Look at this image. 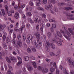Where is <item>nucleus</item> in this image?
Wrapping results in <instances>:
<instances>
[{"mask_svg":"<svg viewBox=\"0 0 74 74\" xmlns=\"http://www.w3.org/2000/svg\"><path fill=\"white\" fill-rule=\"evenodd\" d=\"M66 4V3H59L58 4V6H62V5H65Z\"/></svg>","mask_w":74,"mask_h":74,"instance_id":"obj_21","label":"nucleus"},{"mask_svg":"<svg viewBox=\"0 0 74 74\" xmlns=\"http://www.w3.org/2000/svg\"><path fill=\"white\" fill-rule=\"evenodd\" d=\"M62 27L63 29H64V30H67V28L65 27V26L64 25H62Z\"/></svg>","mask_w":74,"mask_h":74,"instance_id":"obj_59","label":"nucleus"},{"mask_svg":"<svg viewBox=\"0 0 74 74\" xmlns=\"http://www.w3.org/2000/svg\"><path fill=\"white\" fill-rule=\"evenodd\" d=\"M18 1H19L18 3V6L19 8L21 7V4H22L21 3V2H20V0H18Z\"/></svg>","mask_w":74,"mask_h":74,"instance_id":"obj_40","label":"nucleus"},{"mask_svg":"<svg viewBox=\"0 0 74 74\" xmlns=\"http://www.w3.org/2000/svg\"><path fill=\"white\" fill-rule=\"evenodd\" d=\"M42 18H46V15H45V14H43L42 15Z\"/></svg>","mask_w":74,"mask_h":74,"instance_id":"obj_45","label":"nucleus"},{"mask_svg":"<svg viewBox=\"0 0 74 74\" xmlns=\"http://www.w3.org/2000/svg\"><path fill=\"white\" fill-rule=\"evenodd\" d=\"M50 71H51L52 73H53L55 72V69L53 68H51L50 69Z\"/></svg>","mask_w":74,"mask_h":74,"instance_id":"obj_27","label":"nucleus"},{"mask_svg":"<svg viewBox=\"0 0 74 74\" xmlns=\"http://www.w3.org/2000/svg\"><path fill=\"white\" fill-rule=\"evenodd\" d=\"M29 4L30 5H31V6H32L33 5V3L32 2V1H30L29 2Z\"/></svg>","mask_w":74,"mask_h":74,"instance_id":"obj_62","label":"nucleus"},{"mask_svg":"<svg viewBox=\"0 0 74 74\" xmlns=\"http://www.w3.org/2000/svg\"><path fill=\"white\" fill-rule=\"evenodd\" d=\"M43 3L45 4H47V0H43Z\"/></svg>","mask_w":74,"mask_h":74,"instance_id":"obj_52","label":"nucleus"},{"mask_svg":"<svg viewBox=\"0 0 74 74\" xmlns=\"http://www.w3.org/2000/svg\"><path fill=\"white\" fill-rule=\"evenodd\" d=\"M28 37L30 39L31 41H32L33 40V36L31 34H29L28 35Z\"/></svg>","mask_w":74,"mask_h":74,"instance_id":"obj_25","label":"nucleus"},{"mask_svg":"<svg viewBox=\"0 0 74 74\" xmlns=\"http://www.w3.org/2000/svg\"><path fill=\"white\" fill-rule=\"evenodd\" d=\"M23 38L24 41H25V40H26V36L25 35H23Z\"/></svg>","mask_w":74,"mask_h":74,"instance_id":"obj_53","label":"nucleus"},{"mask_svg":"<svg viewBox=\"0 0 74 74\" xmlns=\"http://www.w3.org/2000/svg\"><path fill=\"white\" fill-rule=\"evenodd\" d=\"M49 21L50 22H55L56 21L55 20H53L51 19H49Z\"/></svg>","mask_w":74,"mask_h":74,"instance_id":"obj_60","label":"nucleus"},{"mask_svg":"<svg viewBox=\"0 0 74 74\" xmlns=\"http://www.w3.org/2000/svg\"><path fill=\"white\" fill-rule=\"evenodd\" d=\"M32 63L35 68L36 69V68H37V64H36V62H32Z\"/></svg>","mask_w":74,"mask_h":74,"instance_id":"obj_19","label":"nucleus"},{"mask_svg":"<svg viewBox=\"0 0 74 74\" xmlns=\"http://www.w3.org/2000/svg\"><path fill=\"white\" fill-rule=\"evenodd\" d=\"M24 60L26 62H27L29 60V58L27 56H24L23 57Z\"/></svg>","mask_w":74,"mask_h":74,"instance_id":"obj_16","label":"nucleus"},{"mask_svg":"<svg viewBox=\"0 0 74 74\" xmlns=\"http://www.w3.org/2000/svg\"><path fill=\"white\" fill-rule=\"evenodd\" d=\"M27 51L28 53H32V51H31V49H30L29 48H28L27 49Z\"/></svg>","mask_w":74,"mask_h":74,"instance_id":"obj_29","label":"nucleus"},{"mask_svg":"<svg viewBox=\"0 0 74 74\" xmlns=\"http://www.w3.org/2000/svg\"><path fill=\"white\" fill-rule=\"evenodd\" d=\"M11 12H8V16H12V14Z\"/></svg>","mask_w":74,"mask_h":74,"instance_id":"obj_36","label":"nucleus"},{"mask_svg":"<svg viewBox=\"0 0 74 74\" xmlns=\"http://www.w3.org/2000/svg\"><path fill=\"white\" fill-rule=\"evenodd\" d=\"M3 48H4L5 49H7V46L6 44L3 45Z\"/></svg>","mask_w":74,"mask_h":74,"instance_id":"obj_39","label":"nucleus"},{"mask_svg":"<svg viewBox=\"0 0 74 74\" xmlns=\"http://www.w3.org/2000/svg\"><path fill=\"white\" fill-rule=\"evenodd\" d=\"M53 67H55V69H57V66H56V62H54V66H53Z\"/></svg>","mask_w":74,"mask_h":74,"instance_id":"obj_57","label":"nucleus"},{"mask_svg":"<svg viewBox=\"0 0 74 74\" xmlns=\"http://www.w3.org/2000/svg\"><path fill=\"white\" fill-rule=\"evenodd\" d=\"M3 16L4 17V18L5 20H7V14H5V12L4 10L3 9L1 10Z\"/></svg>","mask_w":74,"mask_h":74,"instance_id":"obj_5","label":"nucleus"},{"mask_svg":"<svg viewBox=\"0 0 74 74\" xmlns=\"http://www.w3.org/2000/svg\"><path fill=\"white\" fill-rule=\"evenodd\" d=\"M66 33L67 35H68V37H67V35L65 34H63L65 38H66L68 41H70V40H71V36L70 33L68 31H66Z\"/></svg>","mask_w":74,"mask_h":74,"instance_id":"obj_2","label":"nucleus"},{"mask_svg":"<svg viewBox=\"0 0 74 74\" xmlns=\"http://www.w3.org/2000/svg\"><path fill=\"white\" fill-rule=\"evenodd\" d=\"M72 9V8H71L70 7H66L64 9L66 11H69L70 10H71Z\"/></svg>","mask_w":74,"mask_h":74,"instance_id":"obj_22","label":"nucleus"},{"mask_svg":"<svg viewBox=\"0 0 74 74\" xmlns=\"http://www.w3.org/2000/svg\"><path fill=\"white\" fill-rule=\"evenodd\" d=\"M6 38V37L5 36V35H3V40L4 41H5V38Z\"/></svg>","mask_w":74,"mask_h":74,"instance_id":"obj_49","label":"nucleus"},{"mask_svg":"<svg viewBox=\"0 0 74 74\" xmlns=\"http://www.w3.org/2000/svg\"><path fill=\"white\" fill-rule=\"evenodd\" d=\"M60 32L61 33L64 34H65V32L63 30H61Z\"/></svg>","mask_w":74,"mask_h":74,"instance_id":"obj_54","label":"nucleus"},{"mask_svg":"<svg viewBox=\"0 0 74 74\" xmlns=\"http://www.w3.org/2000/svg\"><path fill=\"white\" fill-rule=\"evenodd\" d=\"M45 46H49L50 45V43H49V41L48 40H46L45 42Z\"/></svg>","mask_w":74,"mask_h":74,"instance_id":"obj_14","label":"nucleus"},{"mask_svg":"<svg viewBox=\"0 0 74 74\" xmlns=\"http://www.w3.org/2000/svg\"><path fill=\"white\" fill-rule=\"evenodd\" d=\"M6 59L7 62H8L9 63H11V61L10 60V58H9L8 57H6Z\"/></svg>","mask_w":74,"mask_h":74,"instance_id":"obj_20","label":"nucleus"},{"mask_svg":"<svg viewBox=\"0 0 74 74\" xmlns=\"http://www.w3.org/2000/svg\"><path fill=\"white\" fill-rule=\"evenodd\" d=\"M50 66L51 67L52 66H54V65H53V62H50Z\"/></svg>","mask_w":74,"mask_h":74,"instance_id":"obj_51","label":"nucleus"},{"mask_svg":"<svg viewBox=\"0 0 74 74\" xmlns=\"http://www.w3.org/2000/svg\"><path fill=\"white\" fill-rule=\"evenodd\" d=\"M60 71L59 69H56V74H59Z\"/></svg>","mask_w":74,"mask_h":74,"instance_id":"obj_33","label":"nucleus"},{"mask_svg":"<svg viewBox=\"0 0 74 74\" xmlns=\"http://www.w3.org/2000/svg\"><path fill=\"white\" fill-rule=\"evenodd\" d=\"M68 60L69 63V64H72L73 66H74V62L71 61V58L70 57L68 58Z\"/></svg>","mask_w":74,"mask_h":74,"instance_id":"obj_6","label":"nucleus"},{"mask_svg":"<svg viewBox=\"0 0 74 74\" xmlns=\"http://www.w3.org/2000/svg\"><path fill=\"white\" fill-rule=\"evenodd\" d=\"M17 59L20 61L18 62V63L17 64V66H19V65L21 64L22 63V58H19L18 57Z\"/></svg>","mask_w":74,"mask_h":74,"instance_id":"obj_11","label":"nucleus"},{"mask_svg":"<svg viewBox=\"0 0 74 74\" xmlns=\"http://www.w3.org/2000/svg\"><path fill=\"white\" fill-rule=\"evenodd\" d=\"M70 74H74V71L73 70H71L70 72Z\"/></svg>","mask_w":74,"mask_h":74,"instance_id":"obj_56","label":"nucleus"},{"mask_svg":"<svg viewBox=\"0 0 74 74\" xmlns=\"http://www.w3.org/2000/svg\"><path fill=\"white\" fill-rule=\"evenodd\" d=\"M49 54L50 55V56H55V53H53V52H50L49 53Z\"/></svg>","mask_w":74,"mask_h":74,"instance_id":"obj_31","label":"nucleus"},{"mask_svg":"<svg viewBox=\"0 0 74 74\" xmlns=\"http://www.w3.org/2000/svg\"><path fill=\"white\" fill-rule=\"evenodd\" d=\"M25 25H23L22 26L20 27L19 29H18L17 27H16L14 28V30L16 32H21V33H22L23 30V29L25 28Z\"/></svg>","mask_w":74,"mask_h":74,"instance_id":"obj_3","label":"nucleus"},{"mask_svg":"<svg viewBox=\"0 0 74 74\" xmlns=\"http://www.w3.org/2000/svg\"><path fill=\"white\" fill-rule=\"evenodd\" d=\"M50 46L52 49H55V45L54 44L52 43H51Z\"/></svg>","mask_w":74,"mask_h":74,"instance_id":"obj_15","label":"nucleus"},{"mask_svg":"<svg viewBox=\"0 0 74 74\" xmlns=\"http://www.w3.org/2000/svg\"><path fill=\"white\" fill-rule=\"evenodd\" d=\"M63 71V73H64L65 74H69V72H67V71H66V69L65 68H64V70Z\"/></svg>","mask_w":74,"mask_h":74,"instance_id":"obj_32","label":"nucleus"},{"mask_svg":"<svg viewBox=\"0 0 74 74\" xmlns=\"http://www.w3.org/2000/svg\"><path fill=\"white\" fill-rule=\"evenodd\" d=\"M47 35L48 37H49L51 35V33L48 32L47 33Z\"/></svg>","mask_w":74,"mask_h":74,"instance_id":"obj_61","label":"nucleus"},{"mask_svg":"<svg viewBox=\"0 0 74 74\" xmlns=\"http://www.w3.org/2000/svg\"><path fill=\"white\" fill-rule=\"evenodd\" d=\"M34 44H35L36 47H38V44H37V43L36 42V41L35 40H34Z\"/></svg>","mask_w":74,"mask_h":74,"instance_id":"obj_41","label":"nucleus"},{"mask_svg":"<svg viewBox=\"0 0 74 74\" xmlns=\"http://www.w3.org/2000/svg\"><path fill=\"white\" fill-rule=\"evenodd\" d=\"M32 51L33 52H36V49H35V47H33L31 48Z\"/></svg>","mask_w":74,"mask_h":74,"instance_id":"obj_34","label":"nucleus"},{"mask_svg":"<svg viewBox=\"0 0 74 74\" xmlns=\"http://www.w3.org/2000/svg\"><path fill=\"white\" fill-rule=\"evenodd\" d=\"M17 38L19 40L21 41L22 40V37H21V35L20 34L18 35L17 36Z\"/></svg>","mask_w":74,"mask_h":74,"instance_id":"obj_23","label":"nucleus"},{"mask_svg":"<svg viewBox=\"0 0 74 74\" xmlns=\"http://www.w3.org/2000/svg\"><path fill=\"white\" fill-rule=\"evenodd\" d=\"M36 36V38L38 39L40 38V33L38 32H37L35 34Z\"/></svg>","mask_w":74,"mask_h":74,"instance_id":"obj_12","label":"nucleus"},{"mask_svg":"<svg viewBox=\"0 0 74 74\" xmlns=\"http://www.w3.org/2000/svg\"><path fill=\"white\" fill-rule=\"evenodd\" d=\"M6 41H7V43H8V42L10 41V38L8 37L6 38Z\"/></svg>","mask_w":74,"mask_h":74,"instance_id":"obj_55","label":"nucleus"},{"mask_svg":"<svg viewBox=\"0 0 74 74\" xmlns=\"http://www.w3.org/2000/svg\"><path fill=\"white\" fill-rule=\"evenodd\" d=\"M66 15L68 16V19L69 20H74V18L73 17V15L69 13H66Z\"/></svg>","mask_w":74,"mask_h":74,"instance_id":"obj_4","label":"nucleus"},{"mask_svg":"<svg viewBox=\"0 0 74 74\" xmlns=\"http://www.w3.org/2000/svg\"><path fill=\"white\" fill-rule=\"evenodd\" d=\"M8 67L10 69V70H13V68H12V67L10 65H8Z\"/></svg>","mask_w":74,"mask_h":74,"instance_id":"obj_47","label":"nucleus"},{"mask_svg":"<svg viewBox=\"0 0 74 74\" xmlns=\"http://www.w3.org/2000/svg\"><path fill=\"white\" fill-rule=\"evenodd\" d=\"M6 74H12V73H11V71L9 70H8Z\"/></svg>","mask_w":74,"mask_h":74,"instance_id":"obj_42","label":"nucleus"},{"mask_svg":"<svg viewBox=\"0 0 74 74\" xmlns=\"http://www.w3.org/2000/svg\"><path fill=\"white\" fill-rule=\"evenodd\" d=\"M12 42L13 44H15V40L14 39H13V40H12Z\"/></svg>","mask_w":74,"mask_h":74,"instance_id":"obj_63","label":"nucleus"},{"mask_svg":"<svg viewBox=\"0 0 74 74\" xmlns=\"http://www.w3.org/2000/svg\"><path fill=\"white\" fill-rule=\"evenodd\" d=\"M56 34L58 37H60V38L62 37V34H61L59 32L56 31Z\"/></svg>","mask_w":74,"mask_h":74,"instance_id":"obj_10","label":"nucleus"},{"mask_svg":"<svg viewBox=\"0 0 74 74\" xmlns=\"http://www.w3.org/2000/svg\"><path fill=\"white\" fill-rule=\"evenodd\" d=\"M37 42L38 45H41V42L40 41V38L38 39Z\"/></svg>","mask_w":74,"mask_h":74,"instance_id":"obj_26","label":"nucleus"},{"mask_svg":"<svg viewBox=\"0 0 74 74\" xmlns=\"http://www.w3.org/2000/svg\"><path fill=\"white\" fill-rule=\"evenodd\" d=\"M17 45H18L20 47L22 46V43L21 41H17L16 42Z\"/></svg>","mask_w":74,"mask_h":74,"instance_id":"obj_9","label":"nucleus"},{"mask_svg":"<svg viewBox=\"0 0 74 74\" xmlns=\"http://www.w3.org/2000/svg\"><path fill=\"white\" fill-rule=\"evenodd\" d=\"M30 38H29V37L27 38V40H26V42L28 44H30Z\"/></svg>","mask_w":74,"mask_h":74,"instance_id":"obj_24","label":"nucleus"},{"mask_svg":"<svg viewBox=\"0 0 74 74\" xmlns=\"http://www.w3.org/2000/svg\"><path fill=\"white\" fill-rule=\"evenodd\" d=\"M8 31H9V32L10 34H11L12 33V32L13 31V30L12 29H10L9 28H8Z\"/></svg>","mask_w":74,"mask_h":74,"instance_id":"obj_35","label":"nucleus"},{"mask_svg":"<svg viewBox=\"0 0 74 74\" xmlns=\"http://www.w3.org/2000/svg\"><path fill=\"white\" fill-rule=\"evenodd\" d=\"M13 38L14 39L16 37V34L15 32H14L13 33Z\"/></svg>","mask_w":74,"mask_h":74,"instance_id":"obj_43","label":"nucleus"},{"mask_svg":"<svg viewBox=\"0 0 74 74\" xmlns=\"http://www.w3.org/2000/svg\"><path fill=\"white\" fill-rule=\"evenodd\" d=\"M40 30H41V32L42 33H43V28L42 27H41L40 28Z\"/></svg>","mask_w":74,"mask_h":74,"instance_id":"obj_64","label":"nucleus"},{"mask_svg":"<svg viewBox=\"0 0 74 74\" xmlns=\"http://www.w3.org/2000/svg\"><path fill=\"white\" fill-rule=\"evenodd\" d=\"M5 10L7 11H8V6H7V5H5Z\"/></svg>","mask_w":74,"mask_h":74,"instance_id":"obj_58","label":"nucleus"},{"mask_svg":"<svg viewBox=\"0 0 74 74\" xmlns=\"http://www.w3.org/2000/svg\"><path fill=\"white\" fill-rule=\"evenodd\" d=\"M48 69L47 68H45V69H44L42 71V72L43 74H45L46 73H47L48 71Z\"/></svg>","mask_w":74,"mask_h":74,"instance_id":"obj_17","label":"nucleus"},{"mask_svg":"<svg viewBox=\"0 0 74 74\" xmlns=\"http://www.w3.org/2000/svg\"><path fill=\"white\" fill-rule=\"evenodd\" d=\"M0 29L1 30H3L4 29L2 26V25H0Z\"/></svg>","mask_w":74,"mask_h":74,"instance_id":"obj_50","label":"nucleus"},{"mask_svg":"<svg viewBox=\"0 0 74 74\" xmlns=\"http://www.w3.org/2000/svg\"><path fill=\"white\" fill-rule=\"evenodd\" d=\"M28 70L29 71H32L33 70V67L32 66H30L28 68Z\"/></svg>","mask_w":74,"mask_h":74,"instance_id":"obj_30","label":"nucleus"},{"mask_svg":"<svg viewBox=\"0 0 74 74\" xmlns=\"http://www.w3.org/2000/svg\"><path fill=\"white\" fill-rule=\"evenodd\" d=\"M10 60L12 62H14L16 61V58H15V57H14V56H10Z\"/></svg>","mask_w":74,"mask_h":74,"instance_id":"obj_8","label":"nucleus"},{"mask_svg":"<svg viewBox=\"0 0 74 74\" xmlns=\"http://www.w3.org/2000/svg\"><path fill=\"white\" fill-rule=\"evenodd\" d=\"M50 2H51L53 4H55V0H49Z\"/></svg>","mask_w":74,"mask_h":74,"instance_id":"obj_37","label":"nucleus"},{"mask_svg":"<svg viewBox=\"0 0 74 74\" xmlns=\"http://www.w3.org/2000/svg\"><path fill=\"white\" fill-rule=\"evenodd\" d=\"M52 42H56H56H57V40L55 38H53L52 39Z\"/></svg>","mask_w":74,"mask_h":74,"instance_id":"obj_48","label":"nucleus"},{"mask_svg":"<svg viewBox=\"0 0 74 74\" xmlns=\"http://www.w3.org/2000/svg\"><path fill=\"white\" fill-rule=\"evenodd\" d=\"M19 16V13L16 12L15 13L14 15V17L15 18H16V19H18Z\"/></svg>","mask_w":74,"mask_h":74,"instance_id":"obj_13","label":"nucleus"},{"mask_svg":"<svg viewBox=\"0 0 74 74\" xmlns=\"http://www.w3.org/2000/svg\"><path fill=\"white\" fill-rule=\"evenodd\" d=\"M46 50L47 52H49L50 51V49L49 47H47L46 48Z\"/></svg>","mask_w":74,"mask_h":74,"instance_id":"obj_46","label":"nucleus"},{"mask_svg":"<svg viewBox=\"0 0 74 74\" xmlns=\"http://www.w3.org/2000/svg\"><path fill=\"white\" fill-rule=\"evenodd\" d=\"M56 43L57 44V45L58 46L60 47L61 45H62V42H61V41H57V42H56Z\"/></svg>","mask_w":74,"mask_h":74,"instance_id":"obj_18","label":"nucleus"},{"mask_svg":"<svg viewBox=\"0 0 74 74\" xmlns=\"http://www.w3.org/2000/svg\"><path fill=\"white\" fill-rule=\"evenodd\" d=\"M48 5H46L45 6V9L46 10H49L51 12V13L53 14H54V12L52 11V9L51 8V6H52V4H51V2H49Z\"/></svg>","mask_w":74,"mask_h":74,"instance_id":"obj_1","label":"nucleus"},{"mask_svg":"<svg viewBox=\"0 0 74 74\" xmlns=\"http://www.w3.org/2000/svg\"><path fill=\"white\" fill-rule=\"evenodd\" d=\"M46 61L48 63H49L50 62H51V59H49L48 58H46Z\"/></svg>","mask_w":74,"mask_h":74,"instance_id":"obj_38","label":"nucleus"},{"mask_svg":"<svg viewBox=\"0 0 74 74\" xmlns=\"http://www.w3.org/2000/svg\"><path fill=\"white\" fill-rule=\"evenodd\" d=\"M41 4V3L39 2H36V5L37 6H39Z\"/></svg>","mask_w":74,"mask_h":74,"instance_id":"obj_44","label":"nucleus"},{"mask_svg":"<svg viewBox=\"0 0 74 74\" xmlns=\"http://www.w3.org/2000/svg\"><path fill=\"white\" fill-rule=\"evenodd\" d=\"M26 15L27 16H31L32 15V14H31V13L30 12H27L26 14Z\"/></svg>","mask_w":74,"mask_h":74,"instance_id":"obj_28","label":"nucleus"},{"mask_svg":"<svg viewBox=\"0 0 74 74\" xmlns=\"http://www.w3.org/2000/svg\"><path fill=\"white\" fill-rule=\"evenodd\" d=\"M34 22L36 23H41V19L38 20V18H36L35 19Z\"/></svg>","mask_w":74,"mask_h":74,"instance_id":"obj_7","label":"nucleus"}]
</instances>
